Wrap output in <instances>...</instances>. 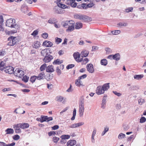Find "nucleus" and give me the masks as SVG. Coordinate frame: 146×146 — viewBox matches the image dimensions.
Returning a JSON list of instances; mask_svg holds the SVG:
<instances>
[{
    "mask_svg": "<svg viewBox=\"0 0 146 146\" xmlns=\"http://www.w3.org/2000/svg\"><path fill=\"white\" fill-rule=\"evenodd\" d=\"M8 41L9 42L8 43L7 45L10 46H13L19 41V37L11 36L8 38Z\"/></svg>",
    "mask_w": 146,
    "mask_h": 146,
    "instance_id": "1",
    "label": "nucleus"
},
{
    "mask_svg": "<svg viewBox=\"0 0 146 146\" xmlns=\"http://www.w3.org/2000/svg\"><path fill=\"white\" fill-rule=\"evenodd\" d=\"M14 74L15 76L21 78L24 75L25 72L21 68H17L14 72Z\"/></svg>",
    "mask_w": 146,
    "mask_h": 146,
    "instance_id": "2",
    "label": "nucleus"
},
{
    "mask_svg": "<svg viewBox=\"0 0 146 146\" xmlns=\"http://www.w3.org/2000/svg\"><path fill=\"white\" fill-rule=\"evenodd\" d=\"M15 20L10 19L7 20L6 22V25L7 26L15 28L17 24L15 23Z\"/></svg>",
    "mask_w": 146,
    "mask_h": 146,
    "instance_id": "3",
    "label": "nucleus"
},
{
    "mask_svg": "<svg viewBox=\"0 0 146 146\" xmlns=\"http://www.w3.org/2000/svg\"><path fill=\"white\" fill-rule=\"evenodd\" d=\"M79 115L80 117H82L83 115L84 111V103L82 101H81L80 104L79 105Z\"/></svg>",
    "mask_w": 146,
    "mask_h": 146,
    "instance_id": "4",
    "label": "nucleus"
},
{
    "mask_svg": "<svg viewBox=\"0 0 146 146\" xmlns=\"http://www.w3.org/2000/svg\"><path fill=\"white\" fill-rule=\"evenodd\" d=\"M75 18L79 19L80 20H82L84 21H90V19H89L88 17L84 16H80L78 15H76L74 16Z\"/></svg>",
    "mask_w": 146,
    "mask_h": 146,
    "instance_id": "5",
    "label": "nucleus"
},
{
    "mask_svg": "<svg viewBox=\"0 0 146 146\" xmlns=\"http://www.w3.org/2000/svg\"><path fill=\"white\" fill-rule=\"evenodd\" d=\"M73 55L75 60L77 62H81V58H80V54L79 52H74Z\"/></svg>",
    "mask_w": 146,
    "mask_h": 146,
    "instance_id": "6",
    "label": "nucleus"
},
{
    "mask_svg": "<svg viewBox=\"0 0 146 146\" xmlns=\"http://www.w3.org/2000/svg\"><path fill=\"white\" fill-rule=\"evenodd\" d=\"M14 69L11 66H7L6 67L5 69V72L6 73L12 74L14 73Z\"/></svg>",
    "mask_w": 146,
    "mask_h": 146,
    "instance_id": "7",
    "label": "nucleus"
},
{
    "mask_svg": "<svg viewBox=\"0 0 146 146\" xmlns=\"http://www.w3.org/2000/svg\"><path fill=\"white\" fill-rule=\"evenodd\" d=\"M13 128L16 133H20L21 132V126L20 123L13 125Z\"/></svg>",
    "mask_w": 146,
    "mask_h": 146,
    "instance_id": "8",
    "label": "nucleus"
},
{
    "mask_svg": "<svg viewBox=\"0 0 146 146\" xmlns=\"http://www.w3.org/2000/svg\"><path fill=\"white\" fill-rule=\"evenodd\" d=\"M87 70L90 73H92L94 72V69L92 64H88L86 66Z\"/></svg>",
    "mask_w": 146,
    "mask_h": 146,
    "instance_id": "9",
    "label": "nucleus"
},
{
    "mask_svg": "<svg viewBox=\"0 0 146 146\" xmlns=\"http://www.w3.org/2000/svg\"><path fill=\"white\" fill-rule=\"evenodd\" d=\"M96 93L98 95H100L104 93L101 86H99L97 87L96 90Z\"/></svg>",
    "mask_w": 146,
    "mask_h": 146,
    "instance_id": "10",
    "label": "nucleus"
},
{
    "mask_svg": "<svg viewBox=\"0 0 146 146\" xmlns=\"http://www.w3.org/2000/svg\"><path fill=\"white\" fill-rule=\"evenodd\" d=\"M53 43L52 42L48 40H45L42 43V45L46 47H51L53 45Z\"/></svg>",
    "mask_w": 146,
    "mask_h": 146,
    "instance_id": "11",
    "label": "nucleus"
},
{
    "mask_svg": "<svg viewBox=\"0 0 146 146\" xmlns=\"http://www.w3.org/2000/svg\"><path fill=\"white\" fill-rule=\"evenodd\" d=\"M75 0H67L66 3L68 5H70L72 7H75L77 6L76 3H74Z\"/></svg>",
    "mask_w": 146,
    "mask_h": 146,
    "instance_id": "12",
    "label": "nucleus"
},
{
    "mask_svg": "<svg viewBox=\"0 0 146 146\" xmlns=\"http://www.w3.org/2000/svg\"><path fill=\"white\" fill-rule=\"evenodd\" d=\"M53 59L52 56L49 55L48 56L45 57L43 59V61L46 63H48L50 62Z\"/></svg>",
    "mask_w": 146,
    "mask_h": 146,
    "instance_id": "13",
    "label": "nucleus"
},
{
    "mask_svg": "<svg viewBox=\"0 0 146 146\" xmlns=\"http://www.w3.org/2000/svg\"><path fill=\"white\" fill-rule=\"evenodd\" d=\"M54 66L52 65H49L46 67V71L47 72H54Z\"/></svg>",
    "mask_w": 146,
    "mask_h": 146,
    "instance_id": "14",
    "label": "nucleus"
},
{
    "mask_svg": "<svg viewBox=\"0 0 146 146\" xmlns=\"http://www.w3.org/2000/svg\"><path fill=\"white\" fill-rule=\"evenodd\" d=\"M84 123L83 122H79L76 123H74L69 126L70 128H75L79 127L84 125Z\"/></svg>",
    "mask_w": 146,
    "mask_h": 146,
    "instance_id": "15",
    "label": "nucleus"
},
{
    "mask_svg": "<svg viewBox=\"0 0 146 146\" xmlns=\"http://www.w3.org/2000/svg\"><path fill=\"white\" fill-rule=\"evenodd\" d=\"M37 79L38 80H43L45 78V73L44 72H41L36 76Z\"/></svg>",
    "mask_w": 146,
    "mask_h": 146,
    "instance_id": "16",
    "label": "nucleus"
},
{
    "mask_svg": "<svg viewBox=\"0 0 146 146\" xmlns=\"http://www.w3.org/2000/svg\"><path fill=\"white\" fill-rule=\"evenodd\" d=\"M89 54V52L86 50H83L81 52V56L86 57Z\"/></svg>",
    "mask_w": 146,
    "mask_h": 146,
    "instance_id": "17",
    "label": "nucleus"
},
{
    "mask_svg": "<svg viewBox=\"0 0 146 146\" xmlns=\"http://www.w3.org/2000/svg\"><path fill=\"white\" fill-rule=\"evenodd\" d=\"M61 0H57V4L58 6L62 8L63 9H65L66 8L67 6L62 4V2L60 1Z\"/></svg>",
    "mask_w": 146,
    "mask_h": 146,
    "instance_id": "18",
    "label": "nucleus"
},
{
    "mask_svg": "<svg viewBox=\"0 0 146 146\" xmlns=\"http://www.w3.org/2000/svg\"><path fill=\"white\" fill-rule=\"evenodd\" d=\"M110 83H106L104 84L102 86L103 90L104 92L105 91L107 90L110 88V86L109 85Z\"/></svg>",
    "mask_w": 146,
    "mask_h": 146,
    "instance_id": "19",
    "label": "nucleus"
},
{
    "mask_svg": "<svg viewBox=\"0 0 146 146\" xmlns=\"http://www.w3.org/2000/svg\"><path fill=\"white\" fill-rule=\"evenodd\" d=\"M75 84L76 86L79 87L83 85L82 81L81 79H79V78L78 79L76 80Z\"/></svg>",
    "mask_w": 146,
    "mask_h": 146,
    "instance_id": "20",
    "label": "nucleus"
},
{
    "mask_svg": "<svg viewBox=\"0 0 146 146\" xmlns=\"http://www.w3.org/2000/svg\"><path fill=\"white\" fill-rule=\"evenodd\" d=\"M76 144V141L75 140H70L67 143V146H72Z\"/></svg>",
    "mask_w": 146,
    "mask_h": 146,
    "instance_id": "21",
    "label": "nucleus"
},
{
    "mask_svg": "<svg viewBox=\"0 0 146 146\" xmlns=\"http://www.w3.org/2000/svg\"><path fill=\"white\" fill-rule=\"evenodd\" d=\"M15 144L14 142L8 144H6L5 143L3 142H0V146H14Z\"/></svg>",
    "mask_w": 146,
    "mask_h": 146,
    "instance_id": "22",
    "label": "nucleus"
},
{
    "mask_svg": "<svg viewBox=\"0 0 146 146\" xmlns=\"http://www.w3.org/2000/svg\"><path fill=\"white\" fill-rule=\"evenodd\" d=\"M21 128L22 129H25L29 127V123H20Z\"/></svg>",
    "mask_w": 146,
    "mask_h": 146,
    "instance_id": "23",
    "label": "nucleus"
},
{
    "mask_svg": "<svg viewBox=\"0 0 146 146\" xmlns=\"http://www.w3.org/2000/svg\"><path fill=\"white\" fill-rule=\"evenodd\" d=\"M63 62V60H60L59 59H57L54 60L53 62V64L54 65L55 64H60Z\"/></svg>",
    "mask_w": 146,
    "mask_h": 146,
    "instance_id": "24",
    "label": "nucleus"
},
{
    "mask_svg": "<svg viewBox=\"0 0 146 146\" xmlns=\"http://www.w3.org/2000/svg\"><path fill=\"white\" fill-rule=\"evenodd\" d=\"M41 55L44 56H46L48 55L47 49L45 48L41 51Z\"/></svg>",
    "mask_w": 146,
    "mask_h": 146,
    "instance_id": "25",
    "label": "nucleus"
},
{
    "mask_svg": "<svg viewBox=\"0 0 146 146\" xmlns=\"http://www.w3.org/2000/svg\"><path fill=\"white\" fill-rule=\"evenodd\" d=\"M120 59V56L119 53H117L113 55V59L116 61L119 60Z\"/></svg>",
    "mask_w": 146,
    "mask_h": 146,
    "instance_id": "26",
    "label": "nucleus"
},
{
    "mask_svg": "<svg viewBox=\"0 0 146 146\" xmlns=\"http://www.w3.org/2000/svg\"><path fill=\"white\" fill-rule=\"evenodd\" d=\"M94 5V4L93 3H90L86 5L85 4H82V7H85L86 6L87 8H90L92 7Z\"/></svg>",
    "mask_w": 146,
    "mask_h": 146,
    "instance_id": "27",
    "label": "nucleus"
},
{
    "mask_svg": "<svg viewBox=\"0 0 146 146\" xmlns=\"http://www.w3.org/2000/svg\"><path fill=\"white\" fill-rule=\"evenodd\" d=\"M82 60V64H85L87 63L89 61V59L87 58H85L84 59H83V58H81Z\"/></svg>",
    "mask_w": 146,
    "mask_h": 146,
    "instance_id": "28",
    "label": "nucleus"
},
{
    "mask_svg": "<svg viewBox=\"0 0 146 146\" xmlns=\"http://www.w3.org/2000/svg\"><path fill=\"white\" fill-rule=\"evenodd\" d=\"M40 43L38 41L35 42L33 45L34 48H38L40 46Z\"/></svg>",
    "mask_w": 146,
    "mask_h": 146,
    "instance_id": "29",
    "label": "nucleus"
},
{
    "mask_svg": "<svg viewBox=\"0 0 146 146\" xmlns=\"http://www.w3.org/2000/svg\"><path fill=\"white\" fill-rule=\"evenodd\" d=\"M6 134H12L14 133V130L11 128H8L6 130Z\"/></svg>",
    "mask_w": 146,
    "mask_h": 146,
    "instance_id": "30",
    "label": "nucleus"
},
{
    "mask_svg": "<svg viewBox=\"0 0 146 146\" xmlns=\"http://www.w3.org/2000/svg\"><path fill=\"white\" fill-rule=\"evenodd\" d=\"M82 27V23H77L75 25V29H79L81 28Z\"/></svg>",
    "mask_w": 146,
    "mask_h": 146,
    "instance_id": "31",
    "label": "nucleus"
},
{
    "mask_svg": "<svg viewBox=\"0 0 146 146\" xmlns=\"http://www.w3.org/2000/svg\"><path fill=\"white\" fill-rule=\"evenodd\" d=\"M144 76L143 74L140 75H135L134 76V78L135 79L139 80L143 77Z\"/></svg>",
    "mask_w": 146,
    "mask_h": 146,
    "instance_id": "32",
    "label": "nucleus"
},
{
    "mask_svg": "<svg viewBox=\"0 0 146 146\" xmlns=\"http://www.w3.org/2000/svg\"><path fill=\"white\" fill-rule=\"evenodd\" d=\"M74 24L71 25L68 27V29L66 30V31L69 32L73 31L74 29Z\"/></svg>",
    "mask_w": 146,
    "mask_h": 146,
    "instance_id": "33",
    "label": "nucleus"
},
{
    "mask_svg": "<svg viewBox=\"0 0 146 146\" xmlns=\"http://www.w3.org/2000/svg\"><path fill=\"white\" fill-rule=\"evenodd\" d=\"M101 64L102 65L106 66L108 64V62L106 59H103L101 61Z\"/></svg>",
    "mask_w": 146,
    "mask_h": 146,
    "instance_id": "34",
    "label": "nucleus"
},
{
    "mask_svg": "<svg viewBox=\"0 0 146 146\" xmlns=\"http://www.w3.org/2000/svg\"><path fill=\"white\" fill-rule=\"evenodd\" d=\"M46 67V64H44L40 66V70L41 71H43L44 70Z\"/></svg>",
    "mask_w": 146,
    "mask_h": 146,
    "instance_id": "35",
    "label": "nucleus"
},
{
    "mask_svg": "<svg viewBox=\"0 0 146 146\" xmlns=\"http://www.w3.org/2000/svg\"><path fill=\"white\" fill-rule=\"evenodd\" d=\"M76 114V110L75 108L74 109V110L73 112V116L71 118V120H74L75 119V116Z\"/></svg>",
    "mask_w": 146,
    "mask_h": 146,
    "instance_id": "36",
    "label": "nucleus"
},
{
    "mask_svg": "<svg viewBox=\"0 0 146 146\" xmlns=\"http://www.w3.org/2000/svg\"><path fill=\"white\" fill-rule=\"evenodd\" d=\"M70 137V136L68 135H63L61 136V138L62 139H68Z\"/></svg>",
    "mask_w": 146,
    "mask_h": 146,
    "instance_id": "37",
    "label": "nucleus"
},
{
    "mask_svg": "<svg viewBox=\"0 0 146 146\" xmlns=\"http://www.w3.org/2000/svg\"><path fill=\"white\" fill-rule=\"evenodd\" d=\"M36 79H37L36 76H33L31 77L30 78V81L32 83H33L35 82V81Z\"/></svg>",
    "mask_w": 146,
    "mask_h": 146,
    "instance_id": "38",
    "label": "nucleus"
},
{
    "mask_svg": "<svg viewBox=\"0 0 146 146\" xmlns=\"http://www.w3.org/2000/svg\"><path fill=\"white\" fill-rule=\"evenodd\" d=\"M56 99L57 101L61 102L64 99V98L62 96H59L56 97Z\"/></svg>",
    "mask_w": 146,
    "mask_h": 146,
    "instance_id": "39",
    "label": "nucleus"
},
{
    "mask_svg": "<svg viewBox=\"0 0 146 146\" xmlns=\"http://www.w3.org/2000/svg\"><path fill=\"white\" fill-rule=\"evenodd\" d=\"M121 32V31L119 30H115L114 31H111L112 34L114 35H117L119 34Z\"/></svg>",
    "mask_w": 146,
    "mask_h": 146,
    "instance_id": "40",
    "label": "nucleus"
},
{
    "mask_svg": "<svg viewBox=\"0 0 146 146\" xmlns=\"http://www.w3.org/2000/svg\"><path fill=\"white\" fill-rule=\"evenodd\" d=\"M44 121H47V116H42L41 122H42Z\"/></svg>",
    "mask_w": 146,
    "mask_h": 146,
    "instance_id": "41",
    "label": "nucleus"
},
{
    "mask_svg": "<svg viewBox=\"0 0 146 146\" xmlns=\"http://www.w3.org/2000/svg\"><path fill=\"white\" fill-rule=\"evenodd\" d=\"M125 135L122 133H121L119 134L118 136V138L119 139H122V138H124L125 137Z\"/></svg>",
    "mask_w": 146,
    "mask_h": 146,
    "instance_id": "42",
    "label": "nucleus"
},
{
    "mask_svg": "<svg viewBox=\"0 0 146 146\" xmlns=\"http://www.w3.org/2000/svg\"><path fill=\"white\" fill-rule=\"evenodd\" d=\"M117 25L120 27L126 26L127 25V23L125 22H120Z\"/></svg>",
    "mask_w": 146,
    "mask_h": 146,
    "instance_id": "43",
    "label": "nucleus"
},
{
    "mask_svg": "<svg viewBox=\"0 0 146 146\" xmlns=\"http://www.w3.org/2000/svg\"><path fill=\"white\" fill-rule=\"evenodd\" d=\"M55 41L57 44H59L62 41V40L61 38L56 37L55 38Z\"/></svg>",
    "mask_w": 146,
    "mask_h": 146,
    "instance_id": "44",
    "label": "nucleus"
},
{
    "mask_svg": "<svg viewBox=\"0 0 146 146\" xmlns=\"http://www.w3.org/2000/svg\"><path fill=\"white\" fill-rule=\"evenodd\" d=\"M55 20L54 19V18L50 19L48 21V23H50L54 24V23L55 22Z\"/></svg>",
    "mask_w": 146,
    "mask_h": 146,
    "instance_id": "45",
    "label": "nucleus"
},
{
    "mask_svg": "<svg viewBox=\"0 0 146 146\" xmlns=\"http://www.w3.org/2000/svg\"><path fill=\"white\" fill-rule=\"evenodd\" d=\"M20 136L17 135H15L13 137V139L15 140H17L20 139Z\"/></svg>",
    "mask_w": 146,
    "mask_h": 146,
    "instance_id": "46",
    "label": "nucleus"
},
{
    "mask_svg": "<svg viewBox=\"0 0 146 146\" xmlns=\"http://www.w3.org/2000/svg\"><path fill=\"white\" fill-rule=\"evenodd\" d=\"M56 72L58 75H60L61 73V70L58 66L56 68Z\"/></svg>",
    "mask_w": 146,
    "mask_h": 146,
    "instance_id": "47",
    "label": "nucleus"
},
{
    "mask_svg": "<svg viewBox=\"0 0 146 146\" xmlns=\"http://www.w3.org/2000/svg\"><path fill=\"white\" fill-rule=\"evenodd\" d=\"M29 78L26 76L23 77L22 78V80L25 82H28Z\"/></svg>",
    "mask_w": 146,
    "mask_h": 146,
    "instance_id": "48",
    "label": "nucleus"
},
{
    "mask_svg": "<svg viewBox=\"0 0 146 146\" xmlns=\"http://www.w3.org/2000/svg\"><path fill=\"white\" fill-rule=\"evenodd\" d=\"M146 121L145 118L144 117H141L140 120V122L141 123H143L145 122Z\"/></svg>",
    "mask_w": 146,
    "mask_h": 146,
    "instance_id": "49",
    "label": "nucleus"
},
{
    "mask_svg": "<svg viewBox=\"0 0 146 146\" xmlns=\"http://www.w3.org/2000/svg\"><path fill=\"white\" fill-rule=\"evenodd\" d=\"M59 140V138L56 137H53V140L55 143H57Z\"/></svg>",
    "mask_w": 146,
    "mask_h": 146,
    "instance_id": "50",
    "label": "nucleus"
},
{
    "mask_svg": "<svg viewBox=\"0 0 146 146\" xmlns=\"http://www.w3.org/2000/svg\"><path fill=\"white\" fill-rule=\"evenodd\" d=\"M42 36L43 38L46 39L48 37V34L47 33H42Z\"/></svg>",
    "mask_w": 146,
    "mask_h": 146,
    "instance_id": "51",
    "label": "nucleus"
},
{
    "mask_svg": "<svg viewBox=\"0 0 146 146\" xmlns=\"http://www.w3.org/2000/svg\"><path fill=\"white\" fill-rule=\"evenodd\" d=\"M145 102V100L143 99H140L138 100V102L140 105H141L142 104Z\"/></svg>",
    "mask_w": 146,
    "mask_h": 146,
    "instance_id": "52",
    "label": "nucleus"
},
{
    "mask_svg": "<svg viewBox=\"0 0 146 146\" xmlns=\"http://www.w3.org/2000/svg\"><path fill=\"white\" fill-rule=\"evenodd\" d=\"M68 22L69 23V24L68 25V27L74 24V21L72 20L68 21Z\"/></svg>",
    "mask_w": 146,
    "mask_h": 146,
    "instance_id": "53",
    "label": "nucleus"
},
{
    "mask_svg": "<svg viewBox=\"0 0 146 146\" xmlns=\"http://www.w3.org/2000/svg\"><path fill=\"white\" fill-rule=\"evenodd\" d=\"M74 64H69V65H68L66 66V68L67 69H68L72 68L74 67Z\"/></svg>",
    "mask_w": 146,
    "mask_h": 146,
    "instance_id": "54",
    "label": "nucleus"
},
{
    "mask_svg": "<svg viewBox=\"0 0 146 146\" xmlns=\"http://www.w3.org/2000/svg\"><path fill=\"white\" fill-rule=\"evenodd\" d=\"M38 34V31L37 30L34 31L32 33L31 35L34 36H35Z\"/></svg>",
    "mask_w": 146,
    "mask_h": 146,
    "instance_id": "55",
    "label": "nucleus"
},
{
    "mask_svg": "<svg viewBox=\"0 0 146 146\" xmlns=\"http://www.w3.org/2000/svg\"><path fill=\"white\" fill-rule=\"evenodd\" d=\"M133 7H129L128 9H125V11L126 12H131L133 10Z\"/></svg>",
    "mask_w": 146,
    "mask_h": 146,
    "instance_id": "56",
    "label": "nucleus"
},
{
    "mask_svg": "<svg viewBox=\"0 0 146 146\" xmlns=\"http://www.w3.org/2000/svg\"><path fill=\"white\" fill-rule=\"evenodd\" d=\"M56 133L54 131H51L48 133V134L49 136H51L52 135H54L56 134Z\"/></svg>",
    "mask_w": 146,
    "mask_h": 146,
    "instance_id": "57",
    "label": "nucleus"
},
{
    "mask_svg": "<svg viewBox=\"0 0 146 146\" xmlns=\"http://www.w3.org/2000/svg\"><path fill=\"white\" fill-rule=\"evenodd\" d=\"M87 76V75L86 74H84L82 76L79 77L78 78H79V79L81 80V79H83L85 78Z\"/></svg>",
    "mask_w": 146,
    "mask_h": 146,
    "instance_id": "58",
    "label": "nucleus"
},
{
    "mask_svg": "<svg viewBox=\"0 0 146 146\" xmlns=\"http://www.w3.org/2000/svg\"><path fill=\"white\" fill-rule=\"evenodd\" d=\"M113 92L115 95L118 96H120L121 95V93H120L117 92L116 91H113Z\"/></svg>",
    "mask_w": 146,
    "mask_h": 146,
    "instance_id": "59",
    "label": "nucleus"
},
{
    "mask_svg": "<svg viewBox=\"0 0 146 146\" xmlns=\"http://www.w3.org/2000/svg\"><path fill=\"white\" fill-rule=\"evenodd\" d=\"M11 90V89L10 88H5L3 89L2 91L3 92H5L6 91H9Z\"/></svg>",
    "mask_w": 146,
    "mask_h": 146,
    "instance_id": "60",
    "label": "nucleus"
},
{
    "mask_svg": "<svg viewBox=\"0 0 146 146\" xmlns=\"http://www.w3.org/2000/svg\"><path fill=\"white\" fill-rule=\"evenodd\" d=\"M59 127L58 125H55L52 127V129L55 130L58 129Z\"/></svg>",
    "mask_w": 146,
    "mask_h": 146,
    "instance_id": "61",
    "label": "nucleus"
},
{
    "mask_svg": "<svg viewBox=\"0 0 146 146\" xmlns=\"http://www.w3.org/2000/svg\"><path fill=\"white\" fill-rule=\"evenodd\" d=\"M69 24V23L68 22V21H66L64 24H63V26L64 27H66V28L67 27H68V24Z\"/></svg>",
    "mask_w": 146,
    "mask_h": 146,
    "instance_id": "62",
    "label": "nucleus"
},
{
    "mask_svg": "<svg viewBox=\"0 0 146 146\" xmlns=\"http://www.w3.org/2000/svg\"><path fill=\"white\" fill-rule=\"evenodd\" d=\"M3 19L2 15L0 16V24L3 23Z\"/></svg>",
    "mask_w": 146,
    "mask_h": 146,
    "instance_id": "63",
    "label": "nucleus"
},
{
    "mask_svg": "<svg viewBox=\"0 0 146 146\" xmlns=\"http://www.w3.org/2000/svg\"><path fill=\"white\" fill-rule=\"evenodd\" d=\"M5 53V52L3 50H0V56L4 55Z\"/></svg>",
    "mask_w": 146,
    "mask_h": 146,
    "instance_id": "64",
    "label": "nucleus"
}]
</instances>
